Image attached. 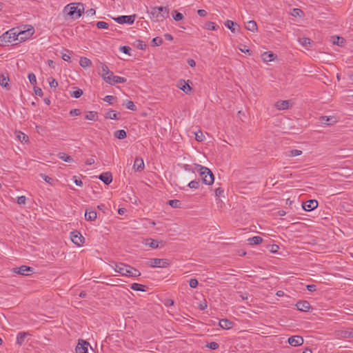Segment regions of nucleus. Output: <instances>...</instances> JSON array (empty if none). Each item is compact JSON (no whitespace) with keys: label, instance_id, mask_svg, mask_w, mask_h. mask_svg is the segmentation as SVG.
<instances>
[{"label":"nucleus","instance_id":"4d7b16f0","mask_svg":"<svg viewBox=\"0 0 353 353\" xmlns=\"http://www.w3.org/2000/svg\"><path fill=\"white\" fill-rule=\"evenodd\" d=\"M268 249L269 250L272 252V253H276L278 252L279 248L277 245L276 244H272V245H270L268 246Z\"/></svg>","mask_w":353,"mask_h":353},{"label":"nucleus","instance_id":"7ed1b4c3","mask_svg":"<svg viewBox=\"0 0 353 353\" xmlns=\"http://www.w3.org/2000/svg\"><path fill=\"white\" fill-rule=\"evenodd\" d=\"M111 268L121 276L128 277H138L141 276V272L137 269L124 263H114L110 265Z\"/></svg>","mask_w":353,"mask_h":353},{"label":"nucleus","instance_id":"6ab92c4d","mask_svg":"<svg viewBox=\"0 0 353 353\" xmlns=\"http://www.w3.org/2000/svg\"><path fill=\"white\" fill-rule=\"evenodd\" d=\"M261 58L264 62H269L274 61L276 58V55L271 51H267L261 54Z\"/></svg>","mask_w":353,"mask_h":353},{"label":"nucleus","instance_id":"6e6552de","mask_svg":"<svg viewBox=\"0 0 353 353\" xmlns=\"http://www.w3.org/2000/svg\"><path fill=\"white\" fill-rule=\"evenodd\" d=\"M70 239L72 241L77 245L80 246L84 243V237L78 231L71 232Z\"/></svg>","mask_w":353,"mask_h":353},{"label":"nucleus","instance_id":"f3484780","mask_svg":"<svg viewBox=\"0 0 353 353\" xmlns=\"http://www.w3.org/2000/svg\"><path fill=\"white\" fill-rule=\"evenodd\" d=\"M320 122L324 125H332L336 122V119L332 116H322L319 119Z\"/></svg>","mask_w":353,"mask_h":353},{"label":"nucleus","instance_id":"58836bf2","mask_svg":"<svg viewBox=\"0 0 353 353\" xmlns=\"http://www.w3.org/2000/svg\"><path fill=\"white\" fill-rule=\"evenodd\" d=\"M168 203L169 205H170L172 208H180L181 205V201L177 200V199L169 200Z\"/></svg>","mask_w":353,"mask_h":353},{"label":"nucleus","instance_id":"393cba45","mask_svg":"<svg viewBox=\"0 0 353 353\" xmlns=\"http://www.w3.org/2000/svg\"><path fill=\"white\" fill-rule=\"evenodd\" d=\"M100 65L102 71L101 77L105 81V79L107 78V77H105V76L107 74H110L111 76L113 72L109 70L108 67L105 64L100 63Z\"/></svg>","mask_w":353,"mask_h":353},{"label":"nucleus","instance_id":"5701e85b","mask_svg":"<svg viewBox=\"0 0 353 353\" xmlns=\"http://www.w3.org/2000/svg\"><path fill=\"white\" fill-rule=\"evenodd\" d=\"M159 243L161 244V247L163 246V243L162 241H159L157 240H154V239H148L146 240L145 245L150 246V248H152L153 249H157V248L160 247L159 246Z\"/></svg>","mask_w":353,"mask_h":353},{"label":"nucleus","instance_id":"f704fd0d","mask_svg":"<svg viewBox=\"0 0 353 353\" xmlns=\"http://www.w3.org/2000/svg\"><path fill=\"white\" fill-rule=\"evenodd\" d=\"M114 137L118 139H123L126 138L127 133L124 130H118L114 132Z\"/></svg>","mask_w":353,"mask_h":353},{"label":"nucleus","instance_id":"1a4fd4ad","mask_svg":"<svg viewBox=\"0 0 353 353\" xmlns=\"http://www.w3.org/2000/svg\"><path fill=\"white\" fill-rule=\"evenodd\" d=\"M110 77H107L105 79V82L110 85H115L117 83H124L126 82L127 79L122 77L114 76L112 73Z\"/></svg>","mask_w":353,"mask_h":353},{"label":"nucleus","instance_id":"603ef678","mask_svg":"<svg viewBox=\"0 0 353 353\" xmlns=\"http://www.w3.org/2000/svg\"><path fill=\"white\" fill-rule=\"evenodd\" d=\"M119 50H120L121 52H123L125 54L130 55V52L131 50V48L129 46H121Z\"/></svg>","mask_w":353,"mask_h":353},{"label":"nucleus","instance_id":"8fccbe9b","mask_svg":"<svg viewBox=\"0 0 353 353\" xmlns=\"http://www.w3.org/2000/svg\"><path fill=\"white\" fill-rule=\"evenodd\" d=\"M48 83L51 88H56L58 86V82L52 77L48 78Z\"/></svg>","mask_w":353,"mask_h":353},{"label":"nucleus","instance_id":"e433bc0d","mask_svg":"<svg viewBox=\"0 0 353 353\" xmlns=\"http://www.w3.org/2000/svg\"><path fill=\"white\" fill-rule=\"evenodd\" d=\"M117 113L116 112V111L113 110H110L105 114V118L106 119H118L119 117L117 116Z\"/></svg>","mask_w":353,"mask_h":353},{"label":"nucleus","instance_id":"69168bd1","mask_svg":"<svg viewBox=\"0 0 353 353\" xmlns=\"http://www.w3.org/2000/svg\"><path fill=\"white\" fill-rule=\"evenodd\" d=\"M41 178L47 183H52V179L50 178V176L44 174H41Z\"/></svg>","mask_w":353,"mask_h":353},{"label":"nucleus","instance_id":"9b49d317","mask_svg":"<svg viewBox=\"0 0 353 353\" xmlns=\"http://www.w3.org/2000/svg\"><path fill=\"white\" fill-rule=\"evenodd\" d=\"M302 207L304 210L310 212L318 207V202L314 199L308 200L302 204Z\"/></svg>","mask_w":353,"mask_h":353},{"label":"nucleus","instance_id":"09e8293b","mask_svg":"<svg viewBox=\"0 0 353 353\" xmlns=\"http://www.w3.org/2000/svg\"><path fill=\"white\" fill-rule=\"evenodd\" d=\"M28 78L31 85H34L37 84V78L34 73L31 72L28 74Z\"/></svg>","mask_w":353,"mask_h":353},{"label":"nucleus","instance_id":"a18cd8bd","mask_svg":"<svg viewBox=\"0 0 353 353\" xmlns=\"http://www.w3.org/2000/svg\"><path fill=\"white\" fill-rule=\"evenodd\" d=\"M82 94H83V91H82V90H81L79 88H77L76 90H74L70 93L71 97H72L75 99L79 98Z\"/></svg>","mask_w":353,"mask_h":353},{"label":"nucleus","instance_id":"423d86ee","mask_svg":"<svg viewBox=\"0 0 353 353\" xmlns=\"http://www.w3.org/2000/svg\"><path fill=\"white\" fill-rule=\"evenodd\" d=\"M170 264V261L166 259H150L149 265L152 268H166Z\"/></svg>","mask_w":353,"mask_h":353},{"label":"nucleus","instance_id":"9d476101","mask_svg":"<svg viewBox=\"0 0 353 353\" xmlns=\"http://www.w3.org/2000/svg\"><path fill=\"white\" fill-rule=\"evenodd\" d=\"M190 81H185L183 79H180L177 83V87L184 92L185 94H190L192 88L189 85Z\"/></svg>","mask_w":353,"mask_h":353},{"label":"nucleus","instance_id":"13d9d810","mask_svg":"<svg viewBox=\"0 0 353 353\" xmlns=\"http://www.w3.org/2000/svg\"><path fill=\"white\" fill-rule=\"evenodd\" d=\"M198 284H199V282H198L197 279H191L189 281V285H190V288H196Z\"/></svg>","mask_w":353,"mask_h":353},{"label":"nucleus","instance_id":"338daca9","mask_svg":"<svg viewBox=\"0 0 353 353\" xmlns=\"http://www.w3.org/2000/svg\"><path fill=\"white\" fill-rule=\"evenodd\" d=\"M81 114V111L79 109H72L70 111V114L71 116H78Z\"/></svg>","mask_w":353,"mask_h":353},{"label":"nucleus","instance_id":"de8ad7c7","mask_svg":"<svg viewBox=\"0 0 353 353\" xmlns=\"http://www.w3.org/2000/svg\"><path fill=\"white\" fill-rule=\"evenodd\" d=\"M96 26L99 29H108L109 28L108 23L102 21L97 22Z\"/></svg>","mask_w":353,"mask_h":353},{"label":"nucleus","instance_id":"c9c22d12","mask_svg":"<svg viewBox=\"0 0 353 353\" xmlns=\"http://www.w3.org/2000/svg\"><path fill=\"white\" fill-rule=\"evenodd\" d=\"M200 184H201L200 180L196 179V180H193V181H190L188 183V186L191 189L196 190V189L199 188Z\"/></svg>","mask_w":353,"mask_h":353},{"label":"nucleus","instance_id":"5fc2aeb1","mask_svg":"<svg viewBox=\"0 0 353 353\" xmlns=\"http://www.w3.org/2000/svg\"><path fill=\"white\" fill-rule=\"evenodd\" d=\"M115 99V97L112 95H107L103 98L104 101L112 104L113 103L114 100Z\"/></svg>","mask_w":353,"mask_h":353},{"label":"nucleus","instance_id":"aec40b11","mask_svg":"<svg viewBox=\"0 0 353 353\" xmlns=\"http://www.w3.org/2000/svg\"><path fill=\"white\" fill-rule=\"evenodd\" d=\"M219 325L223 329L230 330L232 328L234 323L227 319H223L219 321Z\"/></svg>","mask_w":353,"mask_h":353},{"label":"nucleus","instance_id":"37998d69","mask_svg":"<svg viewBox=\"0 0 353 353\" xmlns=\"http://www.w3.org/2000/svg\"><path fill=\"white\" fill-rule=\"evenodd\" d=\"M299 41L303 46H307L311 44V39L307 37L300 38Z\"/></svg>","mask_w":353,"mask_h":353},{"label":"nucleus","instance_id":"ddd939ff","mask_svg":"<svg viewBox=\"0 0 353 353\" xmlns=\"http://www.w3.org/2000/svg\"><path fill=\"white\" fill-rule=\"evenodd\" d=\"M296 307L298 310L301 312H308L312 308L310 303L307 301H299L296 303Z\"/></svg>","mask_w":353,"mask_h":353},{"label":"nucleus","instance_id":"f8f14e48","mask_svg":"<svg viewBox=\"0 0 353 353\" xmlns=\"http://www.w3.org/2000/svg\"><path fill=\"white\" fill-rule=\"evenodd\" d=\"M14 273L21 275H29L30 272H33V268L26 265H21L19 268H14L13 269Z\"/></svg>","mask_w":353,"mask_h":353},{"label":"nucleus","instance_id":"4468645a","mask_svg":"<svg viewBox=\"0 0 353 353\" xmlns=\"http://www.w3.org/2000/svg\"><path fill=\"white\" fill-rule=\"evenodd\" d=\"M303 339L301 336H292L288 339V343L290 345L296 347L300 346L303 343Z\"/></svg>","mask_w":353,"mask_h":353},{"label":"nucleus","instance_id":"680f3d73","mask_svg":"<svg viewBox=\"0 0 353 353\" xmlns=\"http://www.w3.org/2000/svg\"><path fill=\"white\" fill-rule=\"evenodd\" d=\"M224 192V190L221 188H218L215 190V195L216 197H220L223 196Z\"/></svg>","mask_w":353,"mask_h":353},{"label":"nucleus","instance_id":"bb28decb","mask_svg":"<svg viewBox=\"0 0 353 353\" xmlns=\"http://www.w3.org/2000/svg\"><path fill=\"white\" fill-rule=\"evenodd\" d=\"M245 28L248 30H250L251 32H256L257 31V24L256 23V21H253V20H251V21H249L247 22V23L245 24Z\"/></svg>","mask_w":353,"mask_h":353},{"label":"nucleus","instance_id":"3c124183","mask_svg":"<svg viewBox=\"0 0 353 353\" xmlns=\"http://www.w3.org/2000/svg\"><path fill=\"white\" fill-rule=\"evenodd\" d=\"M206 347L210 350H214L219 348V345L216 342H210L207 343Z\"/></svg>","mask_w":353,"mask_h":353},{"label":"nucleus","instance_id":"b1692460","mask_svg":"<svg viewBox=\"0 0 353 353\" xmlns=\"http://www.w3.org/2000/svg\"><path fill=\"white\" fill-rule=\"evenodd\" d=\"M85 219L87 221H94L97 219L96 211L87 209L85 213Z\"/></svg>","mask_w":353,"mask_h":353},{"label":"nucleus","instance_id":"f257e3e1","mask_svg":"<svg viewBox=\"0 0 353 353\" xmlns=\"http://www.w3.org/2000/svg\"><path fill=\"white\" fill-rule=\"evenodd\" d=\"M183 168L187 172H191L193 173L195 172H198L202 179L203 183L205 185H210L214 183V176L212 172L207 167L195 163L194 169H192L191 165L188 164H184Z\"/></svg>","mask_w":353,"mask_h":353},{"label":"nucleus","instance_id":"a878e982","mask_svg":"<svg viewBox=\"0 0 353 353\" xmlns=\"http://www.w3.org/2000/svg\"><path fill=\"white\" fill-rule=\"evenodd\" d=\"M332 43L334 45H337L339 46H343L346 42L345 39L343 37L334 36L332 37Z\"/></svg>","mask_w":353,"mask_h":353},{"label":"nucleus","instance_id":"20e7f679","mask_svg":"<svg viewBox=\"0 0 353 353\" xmlns=\"http://www.w3.org/2000/svg\"><path fill=\"white\" fill-rule=\"evenodd\" d=\"M84 4L82 3H71L64 7L63 12L72 19H78L84 13Z\"/></svg>","mask_w":353,"mask_h":353},{"label":"nucleus","instance_id":"2eb2a0df","mask_svg":"<svg viewBox=\"0 0 353 353\" xmlns=\"http://www.w3.org/2000/svg\"><path fill=\"white\" fill-rule=\"evenodd\" d=\"M81 343L79 341L76 347L75 353H88L89 343L83 340H81Z\"/></svg>","mask_w":353,"mask_h":353},{"label":"nucleus","instance_id":"e2e57ef3","mask_svg":"<svg viewBox=\"0 0 353 353\" xmlns=\"http://www.w3.org/2000/svg\"><path fill=\"white\" fill-rule=\"evenodd\" d=\"M303 13L302 10L299 8H294L292 10V15L294 17H300V14Z\"/></svg>","mask_w":353,"mask_h":353},{"label":"nucleus","instance_id":"c756f323","mask_svg":"<svg viewBox=\"0 0 353 353\" xmlns=\"http://www.w3.org/2000/svg\"><path fill=\"white\" fill-rule=\"evenodd\" d=\"M98 113L95 111H89L86 113L85 116V119L90 121H97L98 120Z\"/></svg>","mask_w":353,"mask_h":353},{"label":"nucleus","instance_id":"a211bd4d","mask_svg":"<svg viewBox=\"0 0 353 353\" xmlns=\"http://www.w3.org/2000/svg\"><path fill=\"white\" fill-rule=\"evenodd\" d=\"M290 101L289 100H280L275 103V107L279 110H287L290 107Z\"/></svg>","mask_w":353,"mask_h":353},{"label":"nucleus","instance_id":"7c9ffc66","mask_svg":"<svg viewBox=\"0 0 353 353\" xmlns=\"http://www.w3.org/2000/svg\"><path fill=\"white\" fill-rule=\"evenodd\" d=\"M28 335V334L27 332H19L17 336V343L21 345L24 342V340Z\"/></svg>","mask_w":353,"mask_h":353},{"label":"nucleus","instance_id":"052dcab7","mask_svg":"<svg viewBox=\"0 0 353 353\" xmlns=\"http://www.w3.org/2000/svg\"><path fill=\"white\" fill-rule=\"evenodd\" d=\"M26 201V197L25 196H21L17 197V203L19 205H24Z\"/></svg>","mask_w":353,"mask_h":353},{"label":"nucleus","instance_id":"f03ea898","mask_svg":"<svg viewBox=\"0 0 353 353\" xmlns=\"http://www.w3.org/2000/svg\"><path fill=\"white\" fill-rule=\"evenodd\" d=\"M26 34H30L31 32H30V31H21L19 32H17L14 31V29H11L3 33L0 37V46H5L7 43L15 41H18L19 42L25 41L26 40V37H23L22 35Z\"/></svg>","mask_w":353,"mask_h":353},{"label":"nucleus","instance_id":"c85d7f7f","mask_svg":"<svg viewBox=\"0 0 353 353\" xmlns=\"http://www.w3.org/2000/svg\"><path fill=\"white\" fill-rule=\"evenodd\" d=\"M57 157L60 159H61L63 161L67 162V163H71V162L74 161V159H72V157L65 152H59L57 154Z\"/></svg>","mask_w":353,"mask_h":353},{"label":"nucleus","instance_id":"a19ab883","mask_svg":"<svg viewBox=\"0 0 353 353\" xmlns=\"http://www.w3.org/2000/svg\"><path fill=\"white\" fill-rule=\"evenodd\" d=\"M125 105V108L128 110L135 111L137 110V108L135 105L134 104L133 101L130 100H127L125 103L123 104Z\"/></svg>","mask_w":353,"mask_h":353},{"label":"nucleus","instance_id":"cd10ccee","mask_svg":"<svg viewBox=\"0 0 353 353\" xmlns=\"http://www.w3.org/2000/svg\"><path fill=\"white\" fill-rule=\"evenodd\" d=\"M249 245H259L263 242V239L259 236H255L248 239Z\"/></svg>","mask_w":353,"mask_h":353},{"label":"nucleus","instance_id":"49530a36","mask_svg":"<svg viewBox=\"0 0 353 353\" xmlns=\"http://www.w3.org/2000/svg\"><path fill=\"white\" fill-rule=\"evenodd\" d=\"M163 43V39L161 37H157L153 38L152 40V43L153 46H159Z\"/></svg>","mask_w":353,"mask_h":353},{"label":"nucleus","instance_id":"bf43d9fd","mask_svg":"<svg viewBox=\"0 0 353 353\" xmlns=\"http://www.w3.org/2000/svg\"><path fill=\"white\" fill-rule=\"evenodd\" d=\"M204 136L202 133V132L199 131L198 132L195 133V139L198 141H203Z\"/></svg>","mask_w":353,"mask_h":353},{"label":"nucleus","instance_id":"412c9836","mask_svg":"<svg viewBox=\"0 0 353 353\" xmlns=\"http://www.w3.org/2000/svg\"><path fill=\"white\" fill-rule=\"evenodd\" d=\"M133 168L137 171H142L144 169V162L143 159L137 157L134 160Z\"/></svg>","mask_w":353,"mask_h":353},{"label":"nucleus","instance_id":"4c0bfd02","mask_svg":"<svg viewBox=\"0 0 353 353\" xmlns=\"http://www.w3.org/2000/svg\"><path fill=\"white\" fill-rule=\"evenodd\" d=\"M144 285H141V284H139V283H134L131 285V289L134 290V291H141V292H145V289H144Z\"/></svg>","mask_w":353,"mask_h":353},{"label":"nucleus","instance_id":"79ce46f5","mask_svg":"<svg viewBox=\"0 0 353 353\" xmlns=\"http://www.w3.org/2000/svg\"><path fill=\"white\" fill-rule=\"evenodd\" d=\"M9 79L3 74H0V85L6 87L8 85Z\"/></svg>","mask_w":353,"mask_h":353},{"label":"nucleus","instance_id":"864d4df0","mask_svg":"<svg viewBox=\"0 0 353 353\" xmlns=\"http://www.w3.org/2000/svg\"><path fill=\"white\" fill-rule=\"evenodd\" d=\"M61 58L64 61H69L70 59V51L68 50H65V52L62 53Z\"/></svg>","mask_w":353,"mask_h":353},{"label":"nucleus","instance_id":"ea45409f","mask_svg":"<svg viewBox=\"0 0 353 353\" xmlns=\"http://www.w3.org/2000/svg\"><path fill=\"white\" fill-rule=\"evenodd\" d=\"M205 28L209 30H216L219 28V26L212 21H208L205 24Z\"/></svg>","mask_w":353,"mask_h":353},{"label":"nucleus","instance_id":"72a5a7b5","mask_svg":"<svg viewBox=\"0 0 353 353\" xmlns=\"http://www.w3.org/2000/svg\"><path fill=\"white\" fill-rule=\"evenodd\" d=\"M341 336L346 339L353 338V328H347L341 331Z\"/></svg>","mask_w":353,"mask_h":353},{"label":"nucleus","instance_id":"39448f33","mask_svg":"<svg viewBox=\"0 0 353 353\" xmlns=\"http://www.w3.org/2000/svg\"><path fill=\"white\" fill-rule=\"evenodd\" d=\"M149 14L152 20L156 22H161L168 17L169 8L163 6L153 7L151 8Z\"/></svg>","mask_w":353,"mask_h":353},{"label":"nucleus","instance_id":"0eeeda50","mask_svg":"<svg viewBox=\"0 0 353 353\" xmlns=\"http://www.w3.org/2000/svg\"><path fill=\"white\" fill-rule=\"evenodd\" d=\"M136 15H123L119 16L117 18H114V20L116 21L118 23L123 24H132L135 20Z\"/></svg>","mask_w":353,"mask_h":353},{"label":"nucleus","instance_id":"774afa93","mask_svg":"<svg viewBox=\"0 0 353 353\" xmlns=\"http://www.w3.org/2000/svg\"><path fill=\"white\" fill-rule=\"evenodd\" d=\"M306 288L310 292H314L316 290V286L314 284H310L306 286Z\"/></svg>","mask_w":353,"mask_h":353},{"label":"nucleus","instance_id":"c03bdc74","mask_svg":"<svg viewBox=\"0 0 353 353\" xmlns=\"http://www.w3.org/2000/svg\"><path fill=\"white\" fill-rule=\"evenodd\" d=\"M172 17L173 19L176 21H181L183 19V15L181 13V12H179L178 11L176 10H174L173 12H172Z\"/></svg>","mask_w":353,"mask_h":353},{"label":"nucleus","instance_id":"4be33fe9","mask_svg":"<svg viewBox=\"0 0 353 353\" xmlns=\"http://www.w3.org/2000/svg\"><path fill=\"white\" fill-rule=\"evenodd\" d=\"M225 26L231 30V32H238L239 30V25L231 21V20H227L225 22Z\"/></svg>","mask_w":353,"mask_h":353},{"label":"nucleus","instance_id":"2f4dec72","mask_svg":"<svg viewBox=\"0 0 353 353\" xmlns=\"http://www.w3.org/2000/svg\"><path fill=\"white\" fill-rule=\"evenodd\" d=\"M79 64L82 68H87L92 65V61L87 57H81Z\"/></svg>","mask_w":353,"mask_h":353},{"label":"nucleus","instance_id":"473e14b6","mask_svg":"<svg viewBox=\"0 0 353 353\" xmlns=\"http://www.w3.org/2000/svg\"><path fill=\"white\" fill-rule=\"evenodd\" d=\"M302 154V151L300 150H290L285 152V156L288 157H293L299 156Z\"/></svg>","mask_w":353,"mask_h":353},{"label":"nucleus","instance_id":"dca6fc26","mask_svg":"<svg viewBox=\"0 0 353 353\" xmlns=\"http://www.w3.org/2000/svg\"><path fill=\"white\" fill-rule=\"evenodd\" d=\"M99 179L105 185H109L112 181V175L111 172H103L99 176Z\"/></svg>","mask_w":353,"mask_h":353},{"label":"nucleus","instance_id":"6e6d98bb","mask_svg":"<svg viewBox=\"0 0 353 353\" xmlns=\"http://www.w3.org/2000/svg\"><path fill=\"white\" fill-rule=\"evenodd\" d=\"M137 43V48L139 50H145V48H146V45L145 43H144L143 41H141V40H137L136 41Z\"/></svg>","mask_w":353,"mask_h":353},{"label":"nucleus","instance_id":"0e129e2a","mask_svg":"<svg viewBox=\"0 0 353 353\" xmlns=\"http://www.w3.org/2000/svg\"><path fill=\"white\" fill-rule=\"evenodd\" d=\"M34 92L37 96L41 97L43 95L42 90L39 87H34Z\"/></svg>","mask_w":353,"mask_h":353}]
</instances>
